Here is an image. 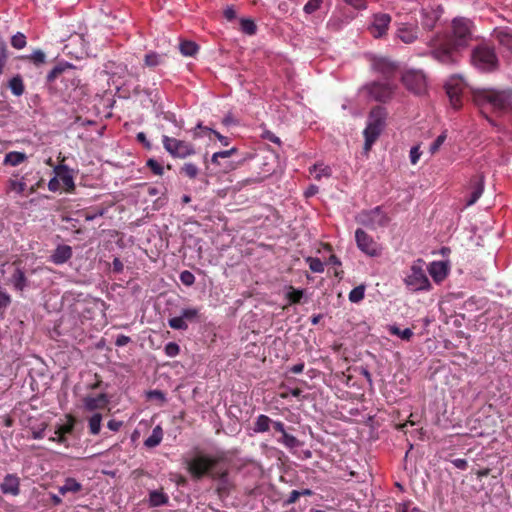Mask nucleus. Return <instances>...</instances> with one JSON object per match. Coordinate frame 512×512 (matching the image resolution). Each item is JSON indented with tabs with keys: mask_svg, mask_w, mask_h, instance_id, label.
<instances>
[{
	"mask_svg": "<svg viewBox=\"0 0 512 512\" xmlns=\"http://www.w3.org/2000/svg\"><path fill=\"white\" fill-rule=\"evenodd\" d=\"M511 89L476 88L472 89V100L480 112L491 122L492 114H502L509 110Z\"/></svg>",
	"mask_w": 512,
	"mask_h": 512,
	"instance_id": "nucleus-1",
	"label": "nucleus"
},
{
	"mask_svg": "<svg viewBox=\"0 0 512 512\" xmlns=\"http://www.w3.org/2000/svg\"><path fill=\"white\" fill-rule=\"evenodd\" d=\"M221 457L197 452L193 456L183 457V465L192 479L199 481L204 477L223 480L228 476L227 470H216Z\"/></svg>",
	"mask_w": 512,
	"mask_h": 512,
	"instance_id": "nucleus-2",
	"label": "nucleus"
},
{
	"mask_svg": "<svg viewBox=\"0 0 512 512\" xmlns=\"http://www.w3.org/2000/svg\"><path fill=\"white\" fill-rule=\"evenodd\" d=\"M469 34H437V45L432 50L435 59L443 64H450L455 61L454 54L467 44Z\"/></svg>",
	"mask_w": 512,
	"mask_h": 512,
	"instance_id": "nucleus-3",
	"label": "nucleus"
},
{
	"mask_svg": "<svg viewBox=\"0 0 512 512\" xmlns=\"http://www.w3.org/2000/svg\"><path fill=\"white\" fill-rule=\"evenodd\" d=\"M387 117V111L382 106H376L370 110L367 125L363 131L364 135V149L370 150L373 143L377 141L381 135Z\"/></svg>",
	"mask_w": 512,
	"mask_h": 512,
	"instance_id": "nucleus-4",
	"label": "nucleus"
},
{
	"mask_svg": "<svg viewBox=\"0 0 512 512\" xmlns=\"http://www.w3.org/2000/svg\"><path fill=\"white\" fill-rule=\"evenodd\" d=\"M396 89V84H393L390 80L386 82L374 80L373 82L364 84L360 88V92L374 101L386 103L393 98Z\"/></svg>",
	"mask_w": 512,
	"mask_h": 512,
	"instance_id": "nucleus-5",
	"label": "nucleus"
},
{
	"mask_svg": "<svg viewBox=\"0 0 512 512\" xmlns=\"http://www.w3.org/2000/svg\"><path fill=\"white\" fill-rule=\"evenodd\" d=\"M424 262L418 259L411 266L410 271L404 279V283L409 291H429L431 289L430 281L423 269Z\"/></svg>",
	"mask_w": 512,
	"mask_h": 512,
	"instance_id": "nucleus-6",
	"label": "nucleus"
},
{
	"mask_svg": "<svg viewBox=\"0 0 512 512\" xmlns=\"http://www.w3.org/2000/svg\"><path fill=\"white\" fill-rule=\"evenodd\" d=\"M356 220L361 225L376 230L380 227H386L390 222V217L381 206H376L372 209L361 211L357 215Z\"/></svg>",
	"mask_w": 512,
	"mask_h": 512,
	"instance_id": "nucleus-7",
	"label": "nucleus"
},
{
	"mask_svg": "<svg viewBox=\"0 0 512 512\" xmlns=\"http://www.w3.org/2000/svg\"><path fill=\"white\" fill-rule=\"evenodd\" d=\"M162 145L164 150L174 158L184 159L195 154L191 143L167 135L162 136Z\"/></svg>",
	"mask_w": 512,
	"mask_h": 512,
	"instance_id": "nucleus-8",
	"label": "nucleus"
},
{
	"mask_svg": "<svg viewBox=\"0 0 512 512\" xmlns=\"http://www.w3.org/2000/svg\"><path fill=\"white\" fill-rule=\"evenodd\" d=\"M368 61L372 71L381 74L386 81L394 78L399 69L398 64L387 57L370 55Z\"/></svg>",
	"mask_w": 512,
	"mask_h": 512,
	"instance_id": "nucleus-9",
	"label": "nucleus"
},
{
	"mask_svg": "<svg viewBox=\"0 0 512 512\" xmlns=\"http://www.w3.org/2000/svg\"><path fill=\"white\" fill-rule=\"evenodd\" d=\"M474 65L484 71H492L497 67V56L493 49L488 47H478L472 53Z\"/></svg>",
	"mask_w": 512,
	"mask_h": 512,
	"instance_id": "nucleus-10",
	"label": "nucleus"
},
{
	"mask_svg": "<svg viewBox=\"0 0 512 512\" xmlns=\"http://www.w3.org/2000/svg\"><path fill=\"white\" fill-rule=\"evenodd\" d=\"M402 83L406 86V89L418 95H422L427 91V80L422 71H407L402 76Z\"/></svg>",
	"mask_w": 512,
	"mask_h": 512,
	"instance_id": "nucleus-11",
	"label": "nucleus"
},
{
	"mask_svg": "<svg viewBox=\"0 0 512 512\" xmlns=\"http://www.w3.org/2000/svg\"><path fill=\"white\" fill-rule=\"evenodd\" d=\"M355 241L358 249L370 257H379L382 254L379 244L373 240L364 230L358 228L355 231Z\"/></svg>",
	"mask_w": 512,
	"mask_h": 512,
	"instance_id": "nucleus-12",
	"label": "nucleus"
},
{
	"mask_svg": "<svg viewBox=\"0 0 512 512\" xmlns=\"http://www.w3.org/2000/svg\"><path fill=\"white\" fill-rule=\"evenodd\" d=\"M200 316V308L189 307L182 310L180 316L168 319V326L174 330H187L189 322H194Z\"/></svg>",
	"mask_w": 512,
	"mask_h": 512,
	"instance_id": "nucleus-13",
	"label": "nucleus"
},
{
	"mask_svg": "<svg viewBox=\"0 0 512 512\" xmlns=\"http://www.w3.org/2000/svg\"><path fill=\"white\" fill-rule=\"evenodd\" d=\"M463 87V80L456 77L450 78L449 81L445 84L446 93L449 97L451 105L455 109H458L462 105L461 93Z\"/></svg>",
	"mask_w": 512,
	"mask_h": 512,
	"instance_id": "nucleus-14",
	"label": "nucleus"
},
{
	"mask_svg": "<svg viewBox=\"0 0 512 512\" xmlns=\"http://www.w3.org/2000/svg\"><path fill=\"white\" fill-rule=\"evenodd\" d=\"M53 173L56 175V178L59 179V181L62 182V185L64 186V191L68 193H72L76 189V184L74 182V177L71 174V171L69 170L67 165L59 164L56 166H53Z\"/></svg>",
	"mask_w": 512,
	"mask_h": 512,
	"instance_id": "nucleus-15",
	"label": "nucleus"
},
{
	"mask_svg": "<svg viewBox=\"0 0 512 512\" xmlns=\"http://www.w3.org/2000/svg\"><path fill=\"white\" fill-rule=\"evenodd\" d=\"M108 403L107 394L87 395L83 398L84 409L90 412L105 409Z\"/></svg>",
	"mask_w": 512,
	"mask_h": 512,
	"instance_id": "nucleus-16",
	"label": "nucleus"
},
{
	"mask_svg": "<svg viewBox=\"0 0 512 512\" xmlns=\"http://www.w3.org/2000/svg\"><path fill=\"white\" fill-rule=\"evenodd\" d=\"M73 249L69 245H58L49 257V261L54 265H62L71 260Z\"/></svg>",
	"mask_w": 512,
	"mask_h": 512,
	"instance_id": "nucleus-17",
	"label": "nucleus"
},
{
	"mask_svg": "<svg viewBox=\"0 0 512 512\" xmlns=\"http://www.w3.org/2000/svg\"><path fill=\"white\" fill-rule=\"evenodd\" d=\"M0 489L4 495H18L20 493V479L15 474L5 476Z\"/></svg>",
	"mask_w": 512,
	"mask_h": 512,
	"instance_id": "nucleus-18",
	"label": "nucleus"
},
{
	"mask_svg": "<svg viewBox=\"0 0 512 512\" xmlns=\"http://www.w3.org/2000/svg\"><path fill=\"white\" fill-rule=\"evenodd\" d=\"M472 190L470 196L466 201V205L475 204L477 199L483 194L484 191V176H476L471 180Z\"/></svg>",
	"mask_w": 512,
	"mask_h": 512,
	"instance_id": "nucleus-19",
	"label": "nucleus"
},
{
	"mask_svg": "<svg viewBox=\"0 0 512 512\" xmlns=\"http://www.w3.org/2000/svg\"><path fill=\"white\" fill-rule=\"evenodd\" d=\"M430 276L436 283L443 281L448 274L447 264L442 261L432 262L428 268Z\"/></svg>",
	"mask_w": 512,
	"mask_h": 512,
	"instance_id": "nucleus-20",
	"label": "nucleus"
},
{
	"mask_svg": "<svg viewBox=\"0 0 512 512\" xmlns=\"http://www.w3.org/2000/svg\"><path fill=\"white\" fill-rule=\"evenodd\" d=\"M390 23L391 16L387 13L379 12L373 14L370 25L377 32H385L388 30Z\"/></svg>",
	"mask_w": 512,
	"mask_h": 512,
	"instance_id": "nucleus-21",
	"label": "nucleus"
},
{
	"mask_svg": "<svg viewBox=\"0 0 512 512\" xmlns=\"http://www.w3.org/2000/svg\"><path fill=\"white\" fill-rule=\"evenodd\" d=\"M6 191L15 192L16 194H24L27 190V184L19 180V173L14 172L6 182Z\"/></svg>",
	"mask_w": 512,
	"mask_h": 512,
	"instance_id": "nucleus-22",
	"label": "nucleus"
},
{
	"mask_svg": "<svg viewBox=\"0 0 512 512\" xmlns=\"http://www.w3.org/2000/svg\"><path fill=\"white\" fill-rule=\"evenodd\" d=\"M28 159L24 152L11 151L8 152L3 160V166L17 167Z\"/></svg>",
	"mask_w": 512,
	"mask_h": 512,
	"instance_id": "nucleus-23",
	"label": "nucleus"
},
{
	"mask_svg": "<svg viewBox=\"0 0 512 512\" xmlns=\"http://www.w3.org/2000/svg\"><path fill=\"white\" fill-rule=\"evenodd\" d=\"M179 49L184 57H195L198 54L200 47L192 40L181 39Z\"/></svg>",
	"mask_w": 512,
	"mask_h": 512,
	"instance_id": "nucleus-24",
	"label": "nucleus"
},
{
	"mask_svg": "<svg viewBox=\"0 0 512 512\" xmlns=\"http://www.w3.org/2000/svg\"><path fill=\"white\" fill-rule=\"evenodd\" d=\"M273 419L265 414H260L256 417L253 422L252 430L255 433H264L267 432L271 428V423Z\"/></svg>",
	"mask_w": 512,
	"mask_h": 512,
	"instance_id": "nucleus-25",
	"label": "nucleus"
},
{
	"mask_svg": "<svg viewBox=\"0 0 512 512\" xmlns=\"http://www.w3.org/2000/svg\"><path fill=\"white\" fill-rule=\"evenodd\" d=\"M452 28V32H471L475 29L473 21L465 17L454 18Z\"/></svg>",
	"mask_w": 512,
	"mask_h": 512,
	"instance_id": "nucleus-26",
	"label": "nucleus"
},
{
	"mask_svg": "<svg viewBox=\"0 0 512 512\" xmlns=\"http://www.w3.org/2000/svg\"><path fill=\"white\" fill-rule=\"evenodd\" d=\"M82 485L74 478H66L64 480V485L59 486L58 492L60 495H65L66 493H79L82 491Z\"/></svg>",
	"mask_w": 512,
	"mask_h": 512,
	"instance_id": "nucleus-27",
	"label": "nucleus"
},
{
	"mask_svg": "<svg viewBox=\"0 0 512 512\" xmlns=\"http://www.w3.org/2000/svg\"><path fill=\"white\" fill-rule=\"evenodd\" d=\"M169 502V495L164 494L162 490H151L149 492L148 503L151 507L161 506Z\"/></svg>",
	"mask_w": 512,
	"mask_h": 512,
	"instance_id": "nucleus-28",
	"label": "nucleus"
},
{
	"mask_svg": "<svg viewBox=\"0 0 512 512\" xmlns=\"http://www.w3.org/2000/svg\"><path fill=\"white\" fill-rule=\"evenodd\" d=\"M10 282H12V285L16 291H22L25 289L27 287V278L24 271L20 268H16Z\"/></svg>",
	"mask_w": 512,
	"mask_h": 512,
	"instance_id": "nucleus-29",
	"label": "nucleus"
},
{
	"mask_svg": "<svg viewBox=\"0 0 512 512\" xmlns=\"http://www.w3.org/2000/svg\"><path fill=\"white\" fill-rule=\"evenodd\" d=\"M162 437H163V432H162L161 427L158 425L155 426L152 429L150 436H148L144 441L145 447L154 448V447L158 446L160 444V442L162 441Z\"/></svg>",
	"mask_w": 512,
	"mask_h": 512,
	"instance_id": "nucleus-30",
	"label": "nucleus"
},
{
	"mask_svg": "<svg viewBox=\"0 0 512 512\" xmlns=\"http://www.w3.org/2000/svg\"><path fill=\"white\" fill-rule=\"evenodd\" d=\"M164 56L157 54L155 52H149L145 54L143 59V65L144 67L153 69L161 64H163Z\"/></svg>",
	"mask_w": 512,
	"mask_h": 512,
	"instance_id": "nucleus-31",
	"label": "nucleus"
},
{
	"mask_svg": "<svg viewBox=\"0 0 512 512\" xmlns=\"http://www.w3.org/2000/svg\"><path fill=\"white\" fill-rule=\"evenodd\" d=\"M8 87L15 96H21L25 91L23 79L20 75H16L8 82Z\"/></svg>",
	"mask_w": 512,
	"mask_h": 512,
	"instance_id": "nucleus-32",
	"label": "nucleus"
},
{
	"mask_svg": "<svg viewBox=\"0 0 512 512\" xmlns=\"http://www.w3.org/2000/svg\"><path fill=\"white\" fill-rule=\"evenodd\" d=\"M438 20V15L435 11L423 10L422 12V25L424 29H433Z\"/></svg>",
	"mask_w": 512,
	"mask_h": 512,
	"instance_id": "nucleus-33",
	"label": "nucleus"
},
{
	"mask_svg": "<svg viewBox=\"0 0 512 512\" xmlns=\"http://www.w3.org/2000/svg\"><path fill=\"white\" fill-rule=\"evenodd\" d=\"M75 428V418L71 415H68V421L66 423L59 425L54 434L63 435L65 437L66 434H71Z\"/></svg>",
	"mask_w": 512,
	"mask_h": 512,
	"instance_id": "nucleus-34",
	"label": "nucleus"
},
{
	"mask_svg": "<svg viewBox=\"0 0 512 512\" xmlns=\"http://www.w3.org/2000/svg\"><path fill=\"white\" fill-rule=\"evenodd\" d=\"M102 415L99 412L94 413L89 418V430L92 435H98L101 431Z\"/></svg>",
	"mask_w": 512,
	"mask_h": 512,
	"instance_id": "nucleus-35",
	"label": "nucleus"
},
{
	"mask_svg": "<svg viewBox=\"0 0 512 512\" xmlns=\"http://www.w3.org/2000/svg\"><path fill=\"white\" fill-rule=\"evenodd\" d=\"M311 173H316L315 179L320 181L322 177L329 178L331 176V169L323 164H315L311 169Z\"/></svg>",
	"mask_w": 512,
	"mask_h": 512,
	"instance_id": "nucleus-36",
	"label": "nucleus"
},
{
	"mask_svg": "<svg viewBox=\"0 0 512 512\" xmlns=\"http://www.w3.org/2000/svg\"><path fill=\"white\" fill-rule=\"evenodd\" d=\"M204 130L206 132H211L215 135V137L221 142V144L227 146L229 144V139L226 137V136H223L221 135L219 132L213 130V129H210L208 127H204L201 123H199L197 125V127L195 128V132H194V135L195 137H200V133L198 132V130Z\"/></svg>",
	"mask_w": 512,
	"mask_h": 512,
	"instance_id": "nucleus-37",
	"label": "nucleus"
},
{
	"mask_svg": "<svg viewBox=\"0 0 512 512\" xmlns=\"http://www.w3.org/2000/svg\"><path fill=\"white\" fill-rule=\"evenodd\" d=\"M278 441L289 449H293L301 445L300 441L295 436L289 434L288 432L283 434L282 437L278 439Z\"/></svg>",
	"mask_w": 512,
	"mask_h": 512,
	"instance_id": "nucleus-38",
	"label": "nucleus"
},
{
	"mask_svg": "<svg viewBox=\"0 0 512 512\" xmlns=\"http://www.w3.org/2000/svg\"><path fill=\"white\" fill-rule=\"evenodd\" d=\"M181 174H184L189 179H196L199 174V168L193 163H185L181 168Z\"/></svg>",
	"mask_w": 512,
	"mask_h": 512,
	"instance_id": "nucleus-39",
	"label": "nucleus"
},
{
	"mask_svg": "<svg viewBox=\"0 0 512 512\" xmlns=\"http://www.w3.org/2000/svg\"><path fill=\"white\" fill-rule=\"evenodd\" d=\"M389 330L392 335H396V336L400 337L401 339L407 340V341H409L412 338V336L414 335L413 331L410 328H406V329L402 330L399 327L394 325V326H391Z\"/></svg>",
	"mask_w": 512,
	"mask_h": 512,
	"instance_id": "nucleus-40",
	"label": "nucleus"
},
{
	"mask_svg": "<svg viewBox=\"0 0 512 512\" xmlns=\"http://www.w3.org/2000/svg\"><path fill=\"white\" fill-rule=\"evenodd\" d=\"M23 59L29 60L36 66L42 65L45 62V54L41 50H35L32 54L22 57Z\"/></svg>",
	"mask_w": 512,
	"mask_h": 512,
	"instance_id": "nucleus-41",
	"label": "nucleus"
},
{
	"mask_svg": "<svg viewBox=\"0 0 512 512\" xmlns=\"http://www.w3.org/2000/svg\"><path fill=\"white\" fill-rule=\"evenodd\" d=\"M304 296V290H297L293 286H290V291L287 293V298L291 304H298L301 302Z\"/></svg>",
	"mask_w": 512,
	"mask_h": 512,
	"instance_id": "nucleus-42",
	"label": "nucleus"
},
{
	"mask_svg": "<svg viewBox=\"0 0 512 512\" xmlns=\"http://www.w3.org/2000/svg\"><path fill=\"white\" fill-rule=\"evenodd\" d=\"M364 297V286H355L348 294V298L351 302L357 303Z\"/></svg>",
	"mask_w": 512,
	"mask_h": 512,
	"instance_id": "nucleus-43",
	"label": "nucleus"
},
{
	"mask_svg": "<svg viewBox=\"0 0 512 512\" xmlns=\"http://www.w3.org/2000/svg\"><path fill=\"white\" fill-rule=\"evenodd\" d=\"M309 264V268L314 273H322L324 272V265L319 258L309 257L306 259Z\"/></svg>",
	"mask_w": 512,
	"mask_h": 512,
	"instance_id": "nucleus-44",
	"label": "nucleus"
},
{
	"mask_svg": "<svg viewBox=\"0 0 512 512\" xmlns=\"http://www.w3.org/2000/svg\"><path fill=\"white\" fill-rule=\"evenodd\" d=\"M322 4L323 0H308V2L303 7V11L306 14H313L321 8Z\"/></svg>",
	"mask_w": 512,
	"mask_h": 512,
	"instance_id": "nucleus-45",
	"label": "nucleus"
},
{
	"mask_svg": "<svg viewBox=\"0 0 512 512\" xmlns=\"http://www.w3.org/2000/svg\"><path fill=\"white\" fill-rule=\"evenodd\" d=\"M67 70V67L65 66H55L47 75L46 79L48 83H52L55 79H57L59 76L64 75L65 71Z\"/></svg>",
	"mask_w": 512,
	"mask_h": 512,
	"instance_id": "nucleus-46",
	"label": "nucleus"
},
{
	"mask_svg": "<svg viewBox=\"0 0 512 512\" xmlns=\"http://www.w3.org/2000/svg\"><path fill=\"white\" fill-rule=\"evenodd\" d=\"M240 29L242 32H255L256 24L251 18H240Z\"/></svg>",
	"mask_w": 512,
	"mask_h": 512,
	"instance_id": "nucleus-47",
	"label": "nucleus"
},
{
	"mask_svg": "<svg viewBox=\"0 0 512 512\" xmlns=\"http://www.w3.org/2000/svg\"><path fill=\"white\" fill-rule=\"evenodd\" d=\"M500 45L512 53V34H497Z\"/></svg>",
	"mask_w": 512,
	"mask_h": 512,
	"instance_id": "nucleus-48",
	"label": "nucleus"
},
{
	"mask_svg": "<svg viewBox=\"0 0 512 512\" xmlns=\"http://www.w3.org/2000/svg\"><path fill=\"white\" fill-rule=\"evenodd\" d=\"M146 166L150 169V171L156 175V176H162L163 175V166L158 163L154 159H149L146 163Z\"/></svg>",
	"mask_w": 512,
	"mask_h": 512,
	"instance_id": "nucleus-49",
	"label": "nucleus"
},
{
	"mask_svg": "<svg viewBox=\"0 0 512 512\" xmlns=\"http://www.w3.org/2000/svg\"><path fill=\"white\" fill-rule=\"evenodd\" d=\"M11 45L16 49H22L26 46L25 34H14L11 39Z\"/></svg>",
	"mask_w": 512,
	"mask_h": 512,
	"instance_id": "nucleus-50",
	"label": "nucleus"
},
{
	"mask_svg": "<svg viewBox=\"0 0 512 512\" xmlns=\"http://www.w3.org/2000/svg\"><path fill=\"white\" fill-rule=\"evenodd\" d=\"M11 301L10 294L0 285V309H6Z\"/></svg>",
	"mask_w": 512,
	"mask_h": 512,
	"instance_id": "nucleus-51",
	"label": "nucleus"
},
{
	"mask_svg": "<svg viewBox=\"0 0 512 512\" xmlns=\"http://www.w3.org/2000/svg\"><path fill=\"white\" fill-rule=\"evenodd\" d=\"M164 352L168 357H176L180 353V346L175 342H170L164 347Z\"/></svg>",
	"mask_w": 512,
	"mask_h": 512,
	"instance_id": "nucleus-52",
	"label": "nucleus"
},
{
	"mask_svg": "<svg viewBox=\"0 0 512 512\" xmlns=\"http://www.w3.org/2000/svg\"><path fill=\"white\" fill-rule=\"evenodd\" d=\"M180 280L181 282H183V285L191 287V285H194L196 279L193 273H191L188 270H185L180 274Z\"/></svg>",
	"mask_w": 512,
	"mask_h": 512,
	"instance_id": "nucleus-53",
	"label": "nucleus"
},
{
	"mask_svg": "<svg viewBox=\"0 0 512 512\" xmlns=\"http://www.w3.org/2000/svg\"><path fill=\"white\" fill-rule=\"evenodd\" d=\"M445 140H446V133L443 132L431 144L430 149H429L430 153L435 154L440 149L441 145L444 143Z\"/></svg>",
	"mask_w": 512,
	"mask_h": 512,
	"instance_id": "nucleus-54",
	"label": "nucleus"
},
{
	"mask_svg": "<svg viewBox=\"0 0 512 512\" xmlns=\"http://www.w3.org/2000/svg\"><path fill=\"white\" fill-rule=\"evenodd\" d=\"M236 153H237V149L234 148V147L229 149V150L216 152V153H214V160H216V159H226V158H229V157H231L232 155H234Z\"/></svg>",
	"mask_w": 512,
	"mask_h": 512,
	"instance_id": "nucleus-55",
	"label": "nucleus"
},
{
	"mask_svg": "<svg viewBox=\"0 0 512 512\" xmlns=\"http://www.w3.org/2000/svg\"><path fill=\"white\" fill-rule=\"evenodd\" d=\"M224 18L231 22L237 18V12L233 6H228L223 11Z\"/></svg>",
	"mask_w": 512,
	"mask_h": 512,
	"instance_id": "nucleus-56",
	"label": "nucleus"
},
{
	"mask_svg": "<svg viewBox=\"0 0 512 512\" xmlns=\"http://www.w3.org/2000/svg\"><path fill=\"white\" fill-rule=\"evenodd\" d=\"M147 398L156 399L161 403L164 402L165 400V396L161 390H150L149 392H147Z\"/></svg>",
	"mask_w": 512,
	"mask_h": 512,
	"instance_id": "nucleus-57",
	"label": "nucleus"
},
{
	"mask_svg": "<svg viewBox=\"0 0 512 512\" xmlns=\"http://www.w3.org/2000/svg\"><path fill=\"white\" fill-rule=\"evenodd\" d=\"M421 156L420 147L414 146L410 151V161L413 165H416Z\"/></svg>",
	"mask_w": 512,
	"mask_h": 512,
	"instance_id": "nucleus-58",
	"label": "nucleus"
},
{
	"mask_svg": "<svg viewBox=\"0 0 512 512\" xmlns=\"http://www.w3.org/2000/svg\"><path fill=\"white\" fill-rule=\"evenodd\" d=\"M7 59H8V55L6 52V48H5V46H2L0 49V75L3 74L4 68L7 63Z\"/></svg>",
	"mask_w": 512,
	"mask_h": 512,
	"instance_id": "nucleus-59",
	"label": "nucleus"
},
{
	"mask_svg": "<svg viewBox=\"0 0 512 512\" xmlns=\"http://www.w3.org/2000/svg\"><path fill=\"white\" fill-rule=\"evenodd\" d=\"M348 5L355 9H365L367 7V0H344Z\"/></svg>",
	"mask_w": 512,
	"mask_h": 512,
	"instance_id": "nucleus-60",
	"label": "nucleus"
},
{
	"mask_svg": "<svg viewBox=\"0 0 512 512\" xmlns=\"http://www.w3.org/2000/svg\"><path fill=\"white\" fill-rule=\"evenodd\" d=\"M43 183L44 179L40 177L34 184L27 186L28 194L35 193L36 191L41 189L43 187Z\"/></svg>",
	"mask_w": 512,
	"mask_h": 512,
	"instance_id": "nucleus-61",
	"label": "nucleus"
},
{
	"mask_svg": "<svg viewBox=\"0 0 512 512\" xmlns=\"http://www.w3.org/2000/svg\"><path fill=\"white\" fill-rule=\"evenodd\" d=\"M47 187L52 192H55L59 189L60 182H59V179L56 178V175H54V177L48 181Z\"/></svg>",
	"mask_w": 512,
	"mask_h": 512,
	"instance_id": "nucleus-62",
	"label": "nucleus"
},
{
	"mask_svg": "<svg viewBox=\"0 0 512 512\" xmlns=\"http://www.w3.org/2000/svg\"><path fill=\"white\" fill-rule=\"evenodd\" d=\"M300 498L299 490H292L289 494V497L286 500V504L290 505L298 501Z\"/></svg>",
	"mask_w": 512,
	"mask_h": 512,
	"instance_id": "nucleus-63",
	"label": "nucleus"
},
{
	"mask_svg": "<svg viewBox=\"0 0 512 512\" xmlns=\"http://www.w3.org/2000/svg\"><path fill=\"white\" fill-rule=\"evenodd\" d=\"M130 341H131L130 337L121 334L117 337V339L115 341V345L117 347H123V346L127 345Z\"/></svg>",
	"mask_w": 512,
	"mask_h": 512,
	"instance_id": "nucleus-64",
	"label": "nucleus"
}]
</instances>
